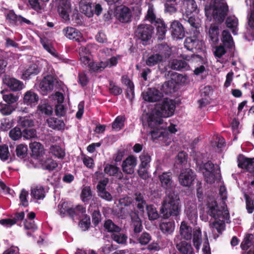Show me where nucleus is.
<instances>
[{
    "instance_id": "1",
    "label": "nucleus",
    "mask_w": 254,
    "mask_h": 254,
    "mask_svg": "<svg viewBox=\"0 0 254 254\" xmlns=\"http://www.w3.org/2000/svg\"><path fill=\"white\" fill-rule=\"evenodd\" d=\"M158 179L161 187L166 192H169L162 203L161 214L165 218H168L172 216L177 217L181 211V204L179 196L172 190L175 186L172 173L163 172L158 175Z\"/></svg>"
},
{
    "instance_id": "2",
    "label": "nucleus",
    "mask_w": 254,
    "mask_h": 254,
    "mask_svg": "<svg viewBox=\"0 0 254 254\" xmlns=\"http://www.w3.org/2000/svg\"><path fill=\"white\" fill-rule=\"evenodd\" d=\"M176 108L175 103L173 100L165 99L161 104L156 107V111L151 114L148 119V124L151 127L163 123L162 118H168L172 116Z\"/></svg>"
},
{
    "instance_id": "3",
    "label": "nucleus",
    "mask_w": 254,
    "mask_h": 254,
    "mask_svg": "<svg viewBox=\"0 0 254 254\" xmlns=\"http://www.w3.org/2000/svg\"><path fill=\"white\" fill-rule=\"evenodd\" d=\"M129 216L130 218V232L131 236L137 238V241L140 244L142 245L147 244L151 240V237L148 233L144 232L138 237L139 234L143 230V226L142 221L139 217L138 211L135 210L130 212Z\"/></svg>"
},
{
    "instance_id": "4",
    "label": "nucleus",
    "mask_w": 254,
    "mask_h": 254,
    "mask_svg": "<svg viewBox=\"0 0 254 254\" xmlns=\"http://www.w3.org/2000/svg\"><path fill=\"white\" fill-rule=\"evenodd\" d=\"M205 14L210 13L215 20L222 23L229 12V6L225 0H212L204 7Z\"/></svg>"
},
{
    "instance_id": "5",
    "label": "nucleus",
    "mask_w": 254,
    "mask_h": 254,
    "mask_svg": "<svg viewBox=\"0 0 254 254\" xmlns=\"http://www.w3.org/2000/svg\"><path fill=\"white\" fill-rule=\"evenodd\" d=\"M199 170L202 172L205 181L209 184L214 183L216 179V170L214 164L211 161L202 163L199 166Z\"/></svg>"
},
{
    "instance_id": "6",
    "label": "nucleus",
    "mask_w": 254,
    "mask_h": 254,
    "mask_svg": "<svg viewBox=\"0 0 254 254\" xmlns=\"http://www.w3.org/2000/svg\"><path fill=\"white\" fill-rule=\"evenodd\" d=\"M153 33L154 26L147 24H139L134 32L136 38L143 42L150 40Z\"/></svg>"
},
{
    "instance_id": "7",
    "label": "nucleus",
    "mask_w": 254,
    "mask_h": 254,
    "mask_svg": "<svg viewBox=\"0 0 254 254\" xmlns=\"http://www.w3.org/2000/svg\"><path fill=\"white\" fill-rule=\"evenodd\" d=\"M195 177V174L192 169L190 168L185 169L181 171L179 176V183L183 187H190L192 184Z\"/></svg>"
},
{
    "instance_id": "8",
    "label": "nucleus",
    "mask_w": 254,
    "mask_h": 254,
    "mask_svg": "<svg viewBox=\"0 0 254 254\" xmlns=\"http://www.w3.org/2000/svg\"><path fill=\"white\" fill-rule=\"evenodd\" d=\"M203 43L196 36L187 37L184 42L185 47L193 53H197L203 50Z\"/></svg>"
},
{
    "instance_id": "9",
    "label": "nucleus",
    "mask_w": 254,
    "mask_h": 254,
    "mask_svg": "<svg viewBox=\"0 0 254 254\" xmlns=\"http://www.w3.org/2000/svg\"><path fill=\"white\" fill-rule=\"evenodd\" d=\"M57 2L58 11L60 16L64 20H69V14L71 10L69 0H57Z\"/></svg>"
},
{
    "instance_id": "10",
    "label": "nucleus",
    "mask_w": 254,
    "mask_h": 254,
    "mask_svg": "<svg viewBox=\"0 0 254 254\" xmlns=\"http://www.w3.org/2000/svg\"><path fill=\"white\" fill-rule=\"evenodd\" d=\"M162 57L161 56H160L159 54H153L148 56L147 59L146 60V64L149 66H153L156 64H158V68L160 72L161 73H165V75L169 76L170 73V71H168V67L166 66H164L163 68H161L160 65H159L160 63L162 62Z\"/></svg>"
},
{
    "instance_id": "11",
    "label": "nucleus",
    "mask_w": 254,
    "mask_h": 254,
    "mask_svg": "<svg viewBox=\"0 0 254 254\" xmlns=\"http://www.w3.org/2000/svg\"><path fill=\"white\" fill-rule=\"evenodd\" d=\"M169 30L174 39H182L185 36L184 27L178 20H174L171 22Z\"/></svg>"
},
{
    "instance_id": "12",
    "label": "nucleus",
    "mask_w": 254,
    "mask_h": 254,
    "mask_svg": "<svg viewBox=\"0 0 254 254\" xmlns=\"http://www.w3.org/2000/svg\"><path fill=\"white\" fill-rule=\"evenodd\" d=\"M163 97L162 91L155 88H148L143 94V99L149 102H155L160 101Z\"/></svg>"
},
{
    "instance_id": "13",
    "label": "nucleus",
    "mask_w": 254,
    "mask_h": 254,
    "mask_svg": "<svg viewBox=\"0 0 254 254\" xmlns=\"http://www.w3.org/2000/svg\"><path fill=\"white\" fill-rule=\"evenodd\" d=\"M238 166L239 168L245 169L247 172H254V158H249L242 155L238 158Z\"/></svg>"
},
{
    "instance_id": "14",
    "label": "nucleus",
    "mask_w": 254,
    "mask_h": 254,
    "mask_svg": "<svg viewBox=\"0 0 254 254\" xmlns=\"http://www.w3.org/2000/svg\"><path fill=\"white\" fill-rule=\"evenodd\" d=\"M3 82L13 91H20L24 87V84L21 81L7 76L3 79Z\"/></svg>"
},
{
    "instance_id": "15",
    "label": "nucleus",
    "mask_w": 254,
    "mask_h": 254,
    "mask_svg": "<svg viewBox=\"0 0 254 254\" xmlns=\"http://www.w3.org/2000/svg\"><path fill=\"white\" fill-rule=\"evenodd\" d=\"M108 183V179L106 178L100 181L97 186L98 195L102 198L110 201L112 200L111 194L105 190V187Z\"/></svg>"
},
{
    "instance_id": "16",
    "label": "nucleus",
    "mask_w": 254,
    "mask_h": 254,
    "mask_svg": "<svg viewBox=\"0 0 254 254\" xmlns=\"http://www.w3.org/2000/svg\"><path fill=\"white\" fill-rule=\"evenodd\" d=\"M54 79L51 76H47L44 78L39 84V88L43 94H46L48 92L53 90L54 87Z\"/></svg>"
},
{
    "instance_id": "17",
    "label": "nucleus",
    "mask_w": 254,
    "mask_h": 254,
    "mask_svg": "<svg viewBox=\"0 0 254 254\" xmlns=\"http://www.w3.org/2000/svg\"><path fill=\"white\" fill-rule=\"evenodd\" d=\"M185 212L190 223H196L198 217L196 205L193 203L188 204L186 206Z\"/></svg>"
},
{
    "instance_id": "18",
    "label": "nucleus",
    "mask_w": 254,
    "mask_h": 254,
    "mask_svg": "<svg viewBox=\"0 0 254 254\" xmlns=\"http://www.w3.org/2000/svg\"><path fill=\"white\" fill-rule=\"evenodd\" d=\"M218 25L211 24L208 30V40L212 45H217L219 41L220 31Z\"/></svg>"
},
{
    "instance_id": "19",
    "label": "nucleus",
    "mask_w": 254,
    "mask_h": 254,
    "mask_svg": "<svg viewBox=\"0 0 254 254\" xmlns=\"http://www.w3.org/2000/svg\"><path fill=\"white\" fill-rule=\"evenodd\" d=\"M63 32L64 35L70 40H73L78 42L83 40L80 32L74 28L67 27L63 30Z\"/></svg>"
},
{
    "instance_id": "20",
    "label": "nucleus",
    "mask_w": 254,
    "mask_h": 254,
    "mask_svg": "<svg viewBox=\"0 0 254 254\" xmlns=\"http://www.w3.org/2000/svg\"><path fill=\"white\" fill-rule=\"evenodd\" d=\"M152 25L154 26V29L155 28L156 29V34L158 37V39L161 40L164 39L168 28L163 19L162 18L158 19V21L155 23H153Z\"/></svg>"
},
{
    "instance_id": "21",
    "label": "nucleus",
    "mask_w": 254,
    "mask_h": 254,
    "mask_svg": "<svg viewBox=\"0 0 254 254\" xmlns=\"http://www.w3.org/2000/svg\"><path fill=\"white\" fill-rule=\"evenodd\" d=\"M6 20L12 25H16L18 23L22 24L23 23L29 24L30 21L22 17L20 15H17L13 11H9L6 15Z\"/></svg>"
},
{
    "instance_id": "22",
    "label": "nucleus",
    "mask_w": 254,
    "mask_h": 254,
    "mask_svg": "<svg viewBox=\"0 0 254 254\" xmlns=\"http://www.w3.org/2000/svg\"><path fill=\"white\" fill-rule=\"evenodd\" d=\"M221 41L222 45L225 46V48L228 50H232L235 47V43L233 38L227 30H224L221 34Z\"/></svg>"
},
{
    "instance_id": "23",
    "label": "nucleus",
    "mask_w": 254,
    "mask_h": 254,
    "mask_svg": "<svg viewBox=\"0 0 254 254\" xmlns=\"http://www.w3.org/2000/svg\"><path fill=\"white\" fill-rule=\"evenodd\" d=\"M208 210L207 213L215 219L220 218L223 214V211L219 209L217 202L214 200L207 204Z\"/></svg>"
},
{
    "instance_id": "24",
    "label": "nucleus",
    "mask_w": 254,
    "mask_h": 254,
    "mask_svg": "<svg viewBox=\"0 0 254 254\" xmlns=\"http://www.w3.org/2000/svg\"><path fill=\"white\" fill-rule=\"evenodd\" d=\"M176 247L181 254H195L191 243L185 240L177 242Z\"/></svg>"
},
{
    "instance_id": "25",
    "label": "nucleus",
    "mask_w": 254,
    "mask_h": 254,
    "mask_svg": "<svg viewBox=\"0 0 254 254\" xmlns=\"http://www.w3.org/2000/svg\"><path fill=\"white\" fill-rule=\"evenodd\" d=\"M169 67L176 70L185 71L189 69L190 66L185 61L173 59L170 61Z\"/></svg>"
},
{
    "instance_id": "26",
    "label": "nucleus",
    "mask_w": 254,
    "mask_h": 254,
    "mask_svg": "<svg viewBox=\"0 0 254 254\" xmlns=\"http://www.w3.org/2000/svg\"><path fill=\"white\" fill-rule=\"evenodd\" d=\"M177 82L171 79L165 82L160 87L162 92L166 95H170L177 91Z\"/></svg>"
},
{
    "instance_id": "27",
    "label": "nucleus",
    "mask_w": 254,
    "mask_h": 254,
    "mask_svg": "<svg viewBox=\"0 0 254 254\" xmlns=\"http://www.w3.org/2000/svg\"><path fill=\"white\" fill-rule=\"evenodd\" d=\"M179 232L181 237L184 240L188 241L191 239L192 228L186 221L181 222Z\"/></svg>"
},
{
    "instance_id": "28",
    "label": "nucleus",
    "mask_w": 254,
    "mask_h": 254,
    "mask_svg": "<svg viewBox=\"0 0 254 254\" xmlns=\"http://www.w3.org/2000/svg\"><path fill=\"white\" fill-rule=\"evenodd\" d=\"M183 8L185 14H192L193 12L197 13L199 9L194 0H182Z\"/></svg>"
},
{
    "instance_id": "29",
    "label": "nucleus",
    "mask_w": 254,
    "mask_h": 254,
    "mask_svg": "<svg viewBox=\"0 0 254 254\" xmlns=\"http://www.w3.org/2000/svg\"><path fill=\"white\" fill-rule=\"evenodd\" d=\"M160 18H161L156 16L154 5L152 4H149L144 20L150 23V25H152L158 21V19H160Z\"/></svg>"
},
{
    "instance_id": "30",
    "label": "nucleus",
    "mask_w": 254,
    "mask_h": 254,
    "mask_svg": "<svg viewBox=\"0 0 254 254\" xmlns=\"http://www.w3.org/2000/svg\"><path fill=\"white\" fill-rule=\"evenodd\" d=\"M39 100L38 96L37 94L32 91H27L24 95L23 102L27 105H35Z\"/></svg>"
},
{
    "instance_id": "31",
    "label": "nucleus",
    "mask_w": 254,
    "mask_h": 254,
    "mask_svg": "<svg viewBox=\"0 0 254 254\" xmlns=\"http://www.w3.org/2000/svg\"><path fill=\"white\" fill-rule=\"evenodd\" d=\"M156 50L157 52L156 54H159L162 57V60L165 58L169 57L171 53V49L166 43H162L158 44L156 47Z\"/></svg>"
},
{
    "instance_id": "32",
    "label": "nucleus",
    "mask_w": 254,
    "mask_h": 254,
    "mask_svg": "<svg viewBox=\"0 0 254 254\" xmlns=\"http://www.w3.org/2000/svg\"><path fill=\"white\" fill-rule=\"evenodd\" d=\"M146 209L147 211V216L148 217V219L150 221H154L157 220L160 217V214L158 213L157 209L154 205L153 204H149L146 205ZM160 215H161L162 217L163 215L161 214V212L160 211ZM164 219H165L164 218Z\"/></svg>"
},
{
    "instance_id": "33",
    "label": "nucleus",
    "mask_w": 254,
    "mask_h": 254,
    "mask_svg": "<svg viewBox=\"0 0 254 254\" xmlns=\"http://www.w3.org/2000/svg\"><path fill=\"white\" fill-rule=\"evenodd\" d=\"M31 195L36 199H43L45 196L44 188L41 186H33L31 188Z\"/></svg>"
},
{
    "instance_id": "34",
    "label": "nucleus",
    "mask_w": 254,
    "mask_h": 254,
    "mask_svg": "<svg viewBox=\"0 0 254 254\" xmlns=\"http://www.w3.org/2000/svg\"><path fill=\"white\" fill-rule=\"evenodd\" d=\"M80 11L90 17L93 15V11L91 4L87 0H81L79 2Z\"/></svg>"
},
{
    "instance_id": "35",
    "label": "nucleus",
    "mask_w": 254,
    "mask_h": 254,
    "mask_svg": "<svg viewBox=\"0 0 254 254\" xmlns=\"http://www.w3.org/2000/svg\"><path fill=\"white\" fill-rule=\"evenodd\" d=\"M175 227L173 221H164L160 223L159 228L161 231L165 234H170L174 230Z\"/></svg>"
},
{
    "instance_id": "36",
    "label": "nucleus",
    "mask_w": 254,
    "mask_h": 254,
    "mask_svg": "<svg viewBox=\"0 0 254 254\" xmlns=\"http://www.w3.org/2000/svg\"><path fill=\"white\" fill-rule=\"evenodd\" d=\"M225 23L227 27L231 30L234 35L237 34L238 20L236 17L235 16L227 17Z\"/></svg>"
},
{
    "instance_id": "37",
    "label": "nucleus",
    "mask_w": 254,
    "mask_h": 254,
    "mask_svg": "<svg viewBox=\"0 0 254 254\" xmlns=\"http://www.w3.org/2000/svg\"><path fill=\"white\" fill-rule=\"evenodd\" d=\"M192 242L196 252H198L202 243V234L199 228L193 231Z\"/></svg>"
},
{
    "instance_id": "38",
    "label": "nucleus",
    "mask_w": 254,
    "mask_h": 254,
    "mask_svg": "<svg viewBox=\"0 0 254 254\" xmlns=\"http://www.w3.org/2000/svg\"><path fill=\"white\" fill-rule=\"evenodd\" d=\"M41 164L43 169L51 171L57 167V164L51 158H43L41 160Z\"/></svg>"
},
{
    "instance_id": "39",
    "label": "nucleus",
    "mask_w": 254,
    "mask_h": 254,
    "mask_svg": "<svg viewBox=\"0 0 254 254\" xmlns=\"http://www.w3.org/2000/svg\"><path fill=\"white\" fill-rule=\"evenodd\" d=\"M48 126L53 128L60 130L64 127V122L55 118H50L47 120Z\"/></svg>"
},
{
    "instance_id": "40",
    "label": "nucleus",
    "mask_w": 254,
    "mask_h": 254,
    "mask_svg": "<svg viewBox=\"0 0 254 254\" xmlns=\"http://www.w3.org/2000/svg\"><path fill=\"white\" fill-rule=\"evenodd\" d=\"M1 93L2 94V99L3 101L8 104L10 105L13 104L18 100V97L12 93L6 92L4 90H1Z\"/></svg>"
},
{
    "instance_id": "41",
    "label": "nucleus",
    "mask_w": 254,
    "mask_h": 254,
    "mask_svg": "<svg viewBox=\"0 0 254 254\" xmlns=\"http://www.w3.org/2000/svg\"><path fill=\"white\" fill-rule=\"evenodd\" d=\"M160 125H155L153 127H151L148 125V126L152 128L151 130L150 133L153 139H159L161 137H164L165 132L161 129L158 128V126Z\"/></svg>"
},
{
    "instance_id": "42",
    "label": "nucleus",
    "mask_w": 254,
    "mask_h": 254,
    "mask_svg": "<svg viewBox=\"0 0 254 254\" xmlns=\"http://www.w3.org/2000/svg\"><path fill=\"white\" fill-rule=\"evenodd\" d=\"M118 18L122 22L127 21V7L125 5H121L117 8Z\"/></svg>"
},
{
    "instance_id": "43",
    "label": "nucleus",
    "mask_w": 254,
    "mask_h": 254,
    "mask_svg": "<svg viewBox=\"0 0 254 254\" xmlns=\"http://www.w3.org/2000/svg\"><path fill=\"white\" fill-rule=\"evenodd\" d=\"M30 148L33 155L38 156L43 153V147L41 144L38 142H34L30 144Z\"/></svg>"
},
{
    "instance_id": "44",
    "label": "nucleus",
    "mask_w": 254,
    "mask_h": 254,
    "mask_svg": "<svg viewBox=\"0 0 254 254\" xmlns=\"http://www.w3.org/2000/svg\"><path fill=\"white\" fill-rule=\"evenodd\" d=\"M39 71L40 69L37 65L32 64L23 72L22 77L27 78L31 75L38 74Z\"/></svg>"
},
{
    "instance_id": "45",
    "label": "nucleus",
    "mask_w": 254,
    "mask_h": 254,
    "mask_svg": "<svg viewBox=\"0 0 254 254\" xmlns=\"http://www.w3.org/2000/svg\"><path fill=\"white\" fill-rule=\"evenodd\" d=\"M213 48L214 49L213 51L214 56L219 59L221 58L226 53L227 50L225 46L221 44L219 45H215Z\"/></svg>"
},
{
    "instance_id": "46",
    "label": "nucleus",
    "mask_w": 254,
    "mask_h": 254,
    "mask_svg": "<svg viewBox=\"0 0 254 254\" xmlns=\"http://www.w3.org/2000/svg\"><path fill=\"white\" fill-rule=\"evenodd\" d=\"M108 64L104 62H101L100 63H96L91 61L88 65L90 69L93 71H101L105 67H107Z\"/></svg>"
},
{
    "instance_id": "47",
    "label": "nucleus",
    "mask_w": 254,
    "mask_h": 254,
    "mask_svg": "<svg viewBox=\"0 0 254 254\" xmlns=\"http://www.w3.org/2000/svg\"><path fill=\"white\" fill-rule=\"evenodd\" d=\"M254 236L252 234H248L241 244V248L243 250H247L252 245V241Z\"/></svg>"
},
{
    "instance_id": "48",
    "label": "nucleus",
    "mask_w": 254,
    "mask_h": 254,
    "mask_svg": "<svg viewBox=\"0 0 254 254\" xmlns=\"http://www.w3.org/2000/svg\"><path fill=\"white\" fill-rule=\"evenodd\" d=\"M126 120L125 116L118 117L112 124V128L115 131L120 130L124 126V122Z\"/></svg>"
},
{
    "instance_id": "49",
    "label": "nucleus",
    "mask_w": 254,
    "mask_h": 254,
    "mask_svg": "<svg viewBox=\"0 0 254 254\" xmlns=\"http://www.w3.org/2000/svg\"><path fill=\"white\" fill-rule=\"evenodd\" d=\"M18 123L20 127H30L34 126L33 121L26 117H19Z\"/></svg>"
},
{
    "instance_id": "50",
    "label": "nucleus",
    "mask_w": 254,
    "mask_h": 254,
    "mask_svg": "<svg viewBox=\"0 0 254 254\" xmlns=\"http://www.w3.org/2000/svg\"><path fill=\"white\" fill-rule=\"evenodd\" d=\"M0 106V112L4 116L9 115L15 110L13 106L10 104H2Z\"/></svg>"
},
{
    "instance_id": "51",
    "label": "nucleus",
    "mask_w": 254,
    "mask_h": 254,
    "mask_svg": "<svg viewBox=\"0 0 254 254\" xmlns=\"http://www.w3.org/2000/svg\"><path fill=\"white\" fill-rule=\"evenodd\" d=\"M191 14H185L183 15V18L185 20L188 22L190 26L195 28L199 27V23L196 22V20L193 15Z\"/></svg>"
},
{
    "instance_id": "52",
    "label": "nucleus",
    "mask_w": 254,
    "mask_h": 254,
    "mask_svg": "<svg viewBox=\"0 0 254 254\" xmlns=\"http://www.w3.org/2000/svg\"><path fill=\"white\" fill-rule=\"evenodd\" d=\"M92 196L91 189L89 187H85L82 190L81 198L84 202L88 201Z\"/></svg>"
},
{
    "instance_id": "53",
    "label": "nucleus",
    "mask_w": 254,
    "mask_h": 254,
    "mask_svg": "<svg viewBox=\"0 0 254 254\" xmlns=\"http://www.w3.org/2000/svg\"><path fill=\"white\" fill-rule=\"evenodd\" d=\"M15 151L18 157L23 158L26 155L27 147L26 145L20 144L16 146Z\"/></svg>"
},
{
    "instance_id": "54",
    "label": "nucleus",
    "mask_w": 254,
    "mask_h": 254,
    "mask_svg": "<svg viewBox=\"0 0 254 254\" xmlns=\"http://www.w3.org/2000/svg\"><path fill=\"white\" fill-rule=\"evenodd\" d=\"M177 3L165 2L164 3L165 12L170 14L175 13L177 10Z\"/></svg>"
},
{
    "instance_id": "55",
    "label": "nucleus",
    "mask_w": 254,
    "mask_h": 254,
    "mask_svg": "<svg viewBox=\"0 0 254 254\" xmlns=\"http://www.w3.org/2000/svg\"><path fill=\"white\" fill-rule=\"evenodd\" d=\"M50 150L51 153L58 158H63L64 156V151L59 146H52L50 147Z\"/></svg>"
},
{
    "instance_id": "56",
    "label": "nucleus",
    "mask_w": 254,
    "mask_h": 254,
    "mask_svg": "<svg viewBox=\"0 0 254 254\" xmlns=\"http://www.w3.org/2000/svg\"><path fill=\"white\" fill-rule=\"evenodd\" d=\"M104 227L108 231L111 232H118L120 230V228L116 226L111 220H108L105 222Z\"/></svg>"
},
{
    "instance_id": "57",
    "label": "nucleus",
    "mask_w": 254,
    "mask_h": 254,
    "mask_svg": "<svg viewBox=\"0 0 254 254\" xmlns=\"http://www.w3.org/2000/svg\"><path fill=\"white\" fill-rule=\"evenodd\" d=\"M9 135L12 139L17 140L21 138L22 135V132L19 128L16 127L9 131Z\"/></svg>"
},
{
    "instance_id": "58",
    "label": "nucleus",
    "mask_w": 254,
    "mask_h": 254,
    "mask_svg": "<svg viewBox=\"0 0 254 254\" xmlns=\"http://www.w3.org/2000/svg\"><path fill=\"white\" fill-rule=\"evenodd\" d=\"M139 158L141 163L139 166L142 167H147L151 161V157L147 153L143 152L140 156Z\"/></svg>"
},
{
    "instance_id": "59",
    "label": "nucleus",
    "mask_w": 254,
    "mask_h": 254,
    "mask_svg": "<svg viewBox=\"0 0 254 254\" xmlns=\"http://www.w3.org/2000/svg\"><path fill=\"white\" fill-rule=\"evenodd\" d=\"M22 136L27 139L35 138L37 137L36 130L34 129H25L22 132Z\"/></svg>"
},
{
    "instance_id": "60",
    "label": "nucleus",
    "mask_w": 254,
    "mask_h": 254,
    "mask_svg": "<svg viewBox=\"0 0 254 254\" xmlns=\"http://www.w3.org/2000/svg\"><path fill=\"white\" fill-rule=\"evenodd\" d=\"M210 227L211 229H216L218 233L221 234L224 230L225 224L222 222L215 221L210 224Z\"/></svg>"
},
{
    "instance_id": "61",
    "label": "nucleus",
    "mask_w": 254,
    "mask_h": 254,
    "mask_svg": "<svg viewBox=\"0 0 254 254\" xmlns=\"http://www.w3.org/2000/svg\"><path fill=\"white\" fill-rule=\"evenodd\" d=\"M180 57L187 61L190 60L193 61L195 59H197L199 62H202L203 61V58L201 56L194 54H191L190 56L182 54L181 55Z\"/></svg>"
},
{
    "instance_id": "62",
    "label": "nucleus",
    "mask_w": 254,
    "mask_h": 254,
    "mask_svg": "<svg viewBox=\"0 0 254 254\" xmlns=\"http://www.w3.org/2000/svg\"><path fill=\"white\" fill-rule=\"evenodd\" d=\"M38 109L42 113L47 115H50L53 113V108L49 105L43 104L38 106Z\"/></svg>"
},
{
    "instance_id": "63",
    "label": "nucleus",
    "mask_w": 254,
    "mask_h": 254,
    "mask_svg": "<svg viewBox=\"0 0 254 254\" xmlns=\"http://www.w3.org/2000/svg\"><path fill=\"white\" fill-rule=\"evenodd\" d=\"M113 239L119 244H124L126 242L127 237L121 233L113 234L112 235Z\"/></svg>"
},
{
    "instance_id": "64",
    "label": "nucleus",
    "mask_w": 254,
    "mask_h": 254,
    "mask_svg": "<svg viewBox=\"0 0 254 254\" xmlns=\"http://www.w3.org/2000/svg\"><path fill=\"white\" fill-rule=\"evenodd\" d=\"M187 157L188 154L186 152L184 151L179 152L177 155V163L181 165L186 164L187 162Z\"/></svg>"
}]
</instances>
